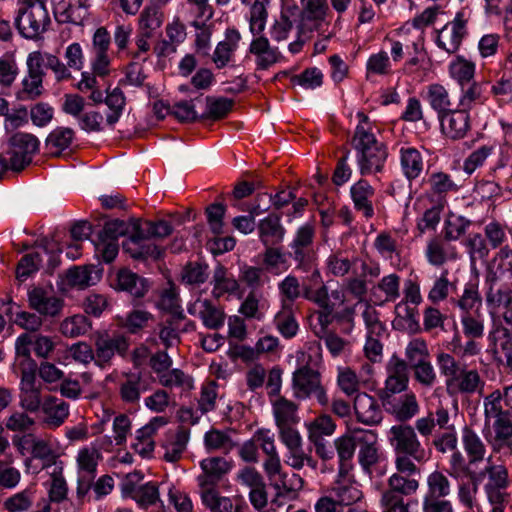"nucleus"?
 Instances as JSON below:
<instances>
[{"label": "nucleus", "instance_id": "f257e3e1", "mask_svg": "<svg viewBox=\"0 0 512 512\" xmlns=\"http://www.w3.org/2000/svg\"><path fill=\"white\" fill-rule=\"evenodd\" d=\"M315 227L311 223L300 226L288 244V251L284 253L279 245H264L263 264L267 269L278 268L285 264L287 257L296 263V269L308 272L313 267L315 251L313 248Z\"/></svg>", "mask_w": 512, "mask_h": 512}, {"label": "nucleus", "instance_id": "f03ea898", "mask_svg": "<svg viewBox=\"0 0 512 512\" xmlns=\"http://www.w3.org/2000/svg\"><path fill=\"white\" fill-rule=\"evenodd\" d=\"M357 118L359 124L355 128L351 145L356 151L359 172L362 176L381 172L388 157L387 146L371 132L366 114L358 112Z\"/></svg>", "mask_w": 512, "mask_h": 512}, {"label": "nucleus", "instance_id": "7ed1b4c3", "mask_svg": "<svg viewBox=\"0 0 512 512\" xmlns=\"http://www.w3.org/2000/svg\"><path fill=\"white\" fill-rule=\"evenodd\" d=\"M502 394L495 390L484 399L485 425L493 419V435L487 438L491 449L495 453L512 448V412L502 407Z\"/></svg>", "mask_w": 512, "mask_h": 512}, {"label": "nucleus", "instance_id": "20e7f679", "mask_svg": "<svg viewBox=\"0 0 512 512\" xmlns=\"http://www.w3.org/2000/svg\"><path fill=\"white\" fill-rule=\"evenodd\" d=\"M487 460L488 464L484 468V474H487L484 492L492 506L491 512H504L511 497L508 492L511 485L509 472L505 465L491 463V456Z\"/></svg>", "mask_w": 512, "mask_h": 512}, {"label": "nucleus", "instance_id": "39448f33", "mask_svg": "<svg viewBox=\"0 0 512 512\" xmlns=\"http://www.w3.org/2000/svg\"><path fill=\"white\" fill-rule=\"evenodd\" d=\"M51 23L45 2L28 0L26 7L20 8L15 18V26L26 39H37L47 31Z\"/></svg>", "mask_w": 512, "mask_h": 512}, {"label": "nucleus", "instance_id": "423d86ee", "mask_svg": "<svg viewBox=\"0 0 512 512\" xmlns=\"http://www.w3.org/2000/svg\"><path fill=\"white\" fill-rule=\"evenodd\" d=\"M39 139L26 132L12 133L7 139L5 154L11 158V170L20 172L31 164L33 156L38 153Z\"/></svg>", "mask_w": 512, "mask_h": 512}, {"label": "nucleus", "instance_id": "0eeeda50", "mask_svg": "<svg viewBox=\"0 0 512 512\" xmlns=\"http://www.w3.org/2000/svg\"><path fill=\"white\" fill-rule=\"evenodd\" d=\"M292 387L294 395L298 399L315 397L321 406H326L329 403L326 390L321 384L320 373L308 365L294 371Z\"/></svg>", "mask_w": 512, "mask_h": 512}, {"label": "nucleus", "instance_id": "6e6552de", "mask_svg": "<svg viewBox=\"0 0 512 512\" xmlns=\"http://www.w3.org/2000/svg\"><path fill=\"white\" fill-rule=\"evenodd\" d=\"M388 440L395 454L411 455L417 462L427 459V453L421 445L415 429L410 425H393L389 430Z\"/></svg>", "mask_w": 512, "mask_h": 512}, {"label": "nucleus", "instance_id": "1a4fd4ad", "mask_svg": "<svg viewBox=\"0 0 512 512\" xmlns=\"http://www.w3.org/2000/svg\"><path fill=\"white\" fill-rule=\"evenodd\" d=\"M128 349L129 341L126 336L119 333H99L95 339L96 364L104 366L110 363L116 354L125 357Z\"/></svg>", "mask_w": 512, "mask_h": 512}, {"label": "nucleus", "instance_id": "9d476101", "mask_svg": "<svg viewBox=\"0 0 512 512\" xmlns=\"http://www.w3.org/2000/svg\"><path fill=\"white\" fill-rule=\"evenodd\" d=\"M110 286L121 292H126L134 299L143 298L150 289L149 281L127 268L120 269L110 277Z\"/></svg>", "mask_w": 512, "mask_h": 512}, {"label": "nucleus", "instance_id": "9b49d317", "mask_svg": "<svg viewBox=\"0 0 512 512\" xmlns=\"http://www.w3.org/2000/svg\"><path fill=\"white\" fill-rule=\"evenodd\" d=\"M125 253L135 260H159L163 256V249L151 243L149 238L138 229H132L129 238L122 243Z\"/></svg>", "mask_w": 512, "mask_h": 512}, {"label": "nucleus", "instance_id": "f8f14e48", "mask_svg": "<svg viewBox=\"0 0 512 512\" xmlns=\"http://www.w3.org/2000/svg\"><path fill=\"white\" fill-rule=\"evenodd\" d=\"M471 11L465 7L459 10L453 21L446 24L441 33L444 31L450 29L449 36L447 40H443V37L441 34L438 35L436 43L438 47L444 49L449 54L455 53L466 35V24L470 18Z\"/></svg>", "mask_w": 512, "mask_h": 512}, {"label": "nucleus", "instance_id": "ddd939ff", "mask_svg": "<svg viewBox=\"0 0 512 512\" xmlns=\"http://www.w3.org/2000/svg\"><path fill=\"white\" fill-rule=\"evenodd\" d=\"M385 400L382 402L384 409L401 424L411 420L420 409L414 393H405L393 398L386 397Z\"/></svg>", "mask_w": 512, "mask_h": 512}, {"label": "nucleus", "instance_id": "4468645a", "mask_svg": "<svg viewBox=\"0 0 512 512\" xmlns=\"http://www.w3.org/2000/svg\"><path fill=\"white\" fill-rule=\"evenodd\" d=\"M438 118L442 132L452 140L462 139L470 129V116L465 109H451Z\"/></svg>", "mask_w": 512, "mask_h": 512}, {"label": "nucleus", "instance_id": "2eb2a0df", "mask_svg": "<svg viewBox=\"0 0 512 512\" xmlns=\"http://www.w3.org/2000/svg\"><path fill=\"white\" fill-rule=\"evenodd\" d=\"M203 471L197 477L199 488L212 489L216 487L222 477L230 470L229 463L223 457H210L200 462Z\"/></svg>", "mask_w": 512, "mask_h": 512}, {"label": "nucleus", "instance_id": "dca6fc26", "mask_svg": "<svg viewBox=\"0 0 512 512\" xmlns=\"http://www.w3.org/2000/svg\"><path fill=\"white\" fill-rule=\"evenodd\" d=\"M360 430L353 435H343L334 441L339 459L338 477L346 478L353 469L352 459L355 454L356 445L359 443Z\"/></svg>", "mask_w": 512, "mask_h": 512}, {"label": "nucleus", "instance_id": "f3484780", "mask_svg": "<svg viewBox=\"0 0 512 512\" xmlns=\"http://www.w3.org/2000/svg\"><path fill=\"white\" fill-rule=\"evenodd\" d=\"M27 296L29 307L40 315L55 317L63 308L62 299L48 296L47 292L41 287L29 290Z\"/></svg>", "mask_w": 512, "mask_h": 512}, {"label": "nucleus", "instance_id": "a211bd4d", "mask_svg": "<svg viewBox=\"0 0 512 512\" xmlns=\"http://www.w3.org/2000/svg\"><path fill=\"white\" fill-rule=\"evenodd\" d=\"M258 237L262 245H280L286 235V229L281 223V215L270 213L257 224Z\"/></svg>", "mask_w": 512, "mask_h": 512}, {"label": "nucleus", "instance_id": "6ab92c4d", "mask_svg": "<svg viewBox=\"0 0 512 512\" xmlns=\"http://www.w3.org/2000/svg\"><path fill=\"white\" fill-rule=\"evenodd\" d=\"M354 411L359 422L365 425H377L382 421V410L376 399L365 392L354 398Z\"/></svg>", "mask_w": 512, "mask_h": 512}, {"label": "nucleus", "instance_id": "aec40b11", "mask_svg": "<svg viewBox=\"0 0 512 512\" xmlns=\"http://www.w3.org/2000/svg\"><path fill=\"white\" fill-rule=\"evenodd\" d=\"M44 423L50 428L60 427L69 416V404L55 396H48L42 404Z\"/></svg>", "mask_w": 512, "mask_h": 512}, {"label": "nucleus", "instance_id": "412c9836", "mask_svg": "<svg viewBox=\"0 0 512 512\" xmlns=\"http://www.w3.org/2000/svg\"><path fill=\"white\" fill-rule=\"evenodd\" d=\"M374 188L367 180L360 179L350 188L351 198L357 211L363 213L366 218H371L374 214L371 198L374 196Z\"/></svg>", "mask_w": 512, "mask_h": 512}, {"label": "nucleus", "instance_id": "4be33fe9", "mask_svg": "<svg viewBox=\"0 0 512 512\" xmlns=\"http://www.w3.org/2000/svg\"><path fill=\"white\" fill-rule=\"evenodd\" d=\"M377 436L373 431L360 430L358 460L364 471L370 472L378 462Z\"/></svg>", "mask_w": 512, "mask_h": 512}, {"label": "nucleus", "instance_id": "5701e85b", "mask_svg": "<svg viewBox=\"0 0 512 512\" xmlns=\"http://www.w3.org/2000/svg\"><path fill=\"white\" fill-rule=\"evenodd\" d=\"M189 436V429L184 427H179L176 433L167 435V439L162 445L165 450L164 460L171 463L178 461L186 450Z\"/></svg>", "mask_w": 512, "mask_h": 512}, {"label": "nucleus", "instance_id": "b1692460", "mask_svg": "<svg viewBox=\"0 0 512 512\" xmlns=\"http://www.w3.org/2000/svg\"><path fill=\"white\" fill-rule=\"evenodd\" d=\"M461 439L469 464H477L485 459L486 445L471 427H463Z\"/></svg>", "mask_w": 512, "mask_h": 512}, {"label": "nucleus", "instance_id": "393cba45", "mask_svg": "<svg viewBox=\"0 0 512 512\" xmlns=\"http://www.w3.org/2000/svg\"><path fill=\"white\" fill-rule=\"evenodd\" d=\"M451 494V482L449 478L439 470L429 473L425 480V492L422 497L448 500Z\"/></svg>", "mask_w": 512, "mask_h": 512}, {"label": "nucleus", "instance_id": "a878e982", "mask_svg": "<svg viewBox=\"0 0 512 512\" xmlns=\"http://www.w3.org/2000/svg\"><path fill=\"white\" fill-rule=\"evenodd\" d=\"M484 386V382L481 380L480 374L476 369L468 370L466 367L454 378L451 386L450 395L461 393V394H474Z\"/></svg>", "mask_w": 512, "mask_h": 512}, {"label": "nucleus", "instance_id": "bb28decb", "mask_svg": "<svg viewBox=\"0 0 512 512\" xmlns=\"http://www.w3.org/2000/svg\"><path fill=\"white\" fill-rule=\"evenodd\" d=\"M101 275L102 270L95 266H75L66 271V280L69 285L83 289L98 282Z\"/></svg>", "mask_w": 512, "mask_h": 512}, {"label": "nucleus", "instance_id": "cd10ccee", "mask_svg": "<svg viewBox=\"0 0 512 512\" xmlns=\"http://www.w3.org/2000/svg\"><path fill=\"white\" fill-rule=\"evenodd\" d=\"M331 491L339 506H352L363 497L362 491L358 486L352 482L346 481V478L338 477Z\"/></svg>", "mask_w": 512, "mask_h": 512}, {"label": "nucleus", "instance_id": "c85d7f7f", "mask_svg": "<svg viewBox=\"0 0 512 512\" xmlns=\"http://www.w3.org/2000/svg\"><path fill=\"white\" fill-rule=\"evenodd\" d=\"M74 137V131L71 128L57 127L51 131L46 138V148L54 157H59L64 150L69 148Z\"/></svg>", "mask_w": 512, "mask_h": 512}, {"label": "nucleus", "instance_id": "c756f323", "mask_svg": "<svg viewBox=\"0 0 512 512\" xmlns=\"http://www.w3.org/2000/svg\"><path fill=\"white\" fill-rule=\"evenodd\" d=\"M213 295L216 298L225 293H235L239 289L237 280L228 274L227 269L220 263L217 264L213 274Z\"/></svg>", "mask_w": 512, "mask_h": 512}, {"label": "nucleus", "instance_id": "7c9ffc66", "mask_svg": "<svg viewBox=\"0 0 512 512\" xmlns=\"http://www.w3.org/2000/svg\"><path fill=\"white\" fill-rule=\"evenodd\" d=\"M274 324L280 334L286 338H293L299 329L295 318L292 304H284L282 309L275 315Z\"/></svg>", "mask_w": 512, "mask_h": 512}, {"label": "nucleus", "instance_id": "2f4dec72", "mask_svg": "<svg viewBox=\"0 0 512 512\" xmlns=\"http://www.w3.org/2000/svg\"><path fill=\"white\" fill-rule=\"evenodd\" d=\"M401 168L409 181L416 179L423 170V158L415 148L401 149Z\"/></svg>", "mask_w": 512, "mask_h": 512}, {"label": "nucleus", "instance_id": "473e14b6", "mask_svg": "<svg viewBox=\"0 0 512 512\" xmlns=\"http://www.w3.org/2000/svg\"><path fill=\"white\" fill-rule=\"evenodd\" d=\"M420 483L417 479L404 476L400 473H393L387 480L385 490L405 496L414 495L419 489Z\"/></svg>", "mask_w": 512, "mask_h": 512}, {"label": "nucleus", "instance_id": "72a5a7b5", "mask_svg": "<svg viewBox=\"0 0 512 512\" xmlns=\"http://www.w3.org/2000/svg\"><path fill=\"white\" fill-rule=\"evenodd\" d=\"M132 229H138L141 233L150 238H163L170 235L173 231L171 224L165 220L158 221H141L132 218Z\"/></svg>", "mask_w": 512, "mask_h": 512}, {"label": "nucleus", "instance_id": "f704fd0d", "mask_svg": "<svg viewBox=\"0 0 512 512\" xmlns=\"http://www.w3.org/2000/svg\"><path fill=\"white\" fill-rule=\"evenodd\" d=\"M198 317L202 320L203 325L211 330L220 329L225 322L224 311L215 306L210 300L204 299L201 304V310Z\"/></svg>", "mask_w": 512, "mask_h": 512}, {"label": "nucleus", "instance_id": "c9c22d12", "mask_svg": "<svg viewBox=\"0 0 512 512\" xmlns=\"http://www.w3.org/2000/svg\"><path fill=\"white\" fill-rule=\"evenodd\" d=\"M426 98L431 108L437 112L438 117L451 110L452 103L448 91L443 85H429Z\"/></svg>", "mask_w": 512, "mask_h": 512}, {"label": "nucleus", "instance_id": "e433bc0d", "mask_svg": "<svg viewBox=\"0 0 512 512\" xmlns=\"http://www.w3.org/2000/svg\"><path fill=\"white\" fill-rule=\"evenodd\" d=\"M437 364L439 366L440 373L446 378L445 384L447 392H451L452 382L459 373L466 367L457 361L451 354L439 353L437 355Z\"/></svg>", "mask_w": 512, "mask_h": 512}, {"label": "nucleus", "instance_id": "4c0bfd02", "mask_svg": "<svg viewBox=\"0 0 512 512\" xmlns=\"http://www.w3.org/2000/svg\"><path fill=\"white\" fill-rule=\"evenodd\" d=\"M449 71L461 88L468 85L473 81L475 75V64L471 61L464 59L462 56H457L454 61L449 65Z\"/></svg>", "mask_w": 512, "mask_h": 512}, {"label": "nucleus", "instance_id": "58836bf2", "mask_svg": "<svg viewBox=\"0 0 512 512\" xmlns=\"http://www.w3.org/2000/svg\"><path fill=\"white\" fill-rule=\"evenodd\" d=\"M203 504L211 512H232L233 503L228 497L220 496L215 487L200 489Z\"/></svg>", "mask_w": 512, "mask_h": 512}, {"label": "nucleus", "instance_id": "ea45409f", "mask_svg": "<svg viewBox=\"0 0 512 512\" xmlns=\"http://www.w3.org/2000/svg\"><path fill=\"white\" fill-rule=\"evenodd\" d=\"M471 264L485 260L489 255V247L485 237L480 233H470L464 242Z\"/></svg>", "mask_w": 512, "mask_h": 512}, {"label": "nucleus", "instance_id": "a19ab883", "mask_svg": "<svg viewBox=\"0 0 512 512\" xmlns=\"http://www.w3.org/2000/svg\"><path fill=\"white\" fill-rule=\"evenodd\" d=\"M129 233H132V219L129 222L114 219L105 222L103 229L98 233V240L118 242L119 237Z\"/></svg>", "mask_w": 512, "mask_h": 512}, {"label": "nucleus", "instance_id": "79ce46f5", "mask_svg": "<svg viewBox=\"0 0 512 512\" xmlns=\"http://www.w3.org/2000/svg\"><path fill=\"white\" fill-rule=\"evenodd\" d=\"M207 112L200 116V119L219 120L224 118L231 110L234 104L232 99L225 97L214 98L206 97Z\"/></svg>", "mask_w": 512, "mask_h": 512}, {"label": "nucleus", "instance_id": "37998d69", "mask_svg": "<svg viewBox=\"0 0 512 512\" xmlns=\"http://www.w3.org/2000/svg\"><path fill=\"white\" fill-rule=\"evenodd\" d=\"M273 411L277 427L296 422L297 405L284 397H281L274 403Z\"/></svg>", "mask_w": 512, "mask_h": 512}, {"label": "nucleus", "instance_id": "c03bdc74", "mask_svg": "<svg viewBox=\"0 0 512 512\" xmlns=\"http://www.w3.org/2000/svg\"><path fill=\"white\" fill-rule=\"evenodd\" d=\"M336 424L329 415H320L308 425V439L310 441L323 440L324 436L334 433Z\"/></svg>", "mask_w": 512, "mask_h": 512}, {"label": "nucleus", "instance_id": "a18cd8bd", "mask_svg": "<svg viewBox=\"0 0 512 512\" xmlns=\"http://www.w3.org/2000/svg\"><path fill=\"white\" fill-rule=\"evenodd\" d=\"M91 328V322L84 315H74L66 318L60 326L61 333L67 337H78L86 334Z\"/></svg>", "mask_w": 512, "mask_h": 512}, {"label": "nucleus", "instance_id": "49530a36", "mask_svg": "<svg viewBox=\"0 0 512 512\" xmlns=\"http://www.w3.org/2000/svg\"><path fill=\"white\" fill-rule=\"evenodd\" d=\"M42 257L39 252L24 255L17 264L16 278L24 282L32 274L36 273L41 266Z\"/></svg>", "mask_w": 512, "mask_h": 512}, {"label": "nucleus", "instance_id": "de8ad7c7", "mask_svg": "<svg viewBox=\"0 0 512 512\" xmlns=\"http://www.w3.org/2000/svg\"><path fill=\"white\" fill-rule=\"evenodd\" d=\"M471 221L463 216H452L445 221V226L443 229L444 238L447 241H456L461 236H463L469 226L471 225Z\"/></svg>", "mask_w": 512, "mask_h": 512}, {"label": "nucleus", "instance_id": "09e8293b", "mask_svg": "<svg viewBox=\"0 0 512 512\" xmlns=\"http://www.w3.org/2000/svg\"><path fill=\"white\" fill-rule=\"evenodd\" d=\"M406 363L410 368L429 359L427 344L423 339L410 341L405 350Z\"/></svg>", "mask_w": 512, "mask_h": 512}, {"label": "nucleus", "instance_id": "8fccbe9b", "mask_svg": "<svg viewBox=\"0 0 512 512\" xmlns=\"http://www.w3.org/2000/svg\"><path fill=\"white\" fill-rule=\"evenodd\" d=\"M152 319L153 315L148 311L133 310L127 314L121 325L130 334H137L144 329Z\"/></svg>", "mask_w": 512, "mask_h": 512}, {"label": "nucleus", "instance_id": "3c124183", "mask_svg": "<svg viewBox=\"0 0 512 512\" xmlns=\"http://www.w3.org/2000/svg\"><path fill=\"white\" fill-rule=\"evenodd\" d=\"M269 0H255L250 10V31L253 34H260L264 28L267 19L266 6Z\"/></svg>", "mask_w": 512, "mask_h": 512}, {"label": "nucleus", "instance_id": "603ef678", "mask_svg": "<svg viewBox=\"0 0 512 512\" xmlns=\"http://www.w3.org/2000/svg\"><path fill=\"white\" fill-rule=\"evenodd\" d=\"M487 85L486 82L472 81L468 85L461 88L462 95L459 99V106L466 111L472 109L473 104L480 100L483 94V89Z\"/></svg>", "mask_w": 512, "mask_h": 512}, {"label": "nucleus", "instance_id": "864d4df0", "mask_svg": "<svg viewBox=\"0 0 512 512\" xmlns=\"http://www.w3.org/2000/svg\"><path fill=\"white\" fill-rule=\"evenodd\" d=\"M204 445L207 451L220 449L230 450L234 444L230 436L221 430L211 429L204 435Z\"/></svg>", "mask_w": 512, "mask_h": 512}, {"label": "nucleus", "instance_id": "5fc2aeb1", "mask_svg": "<svg viewBox=\"0 0 512 512\" xmlns=\"http://www.w3.org/2000/svg\"><path fill=\"white\" fill-rule=\"evenodd\" d=\"M395 313L404 321V327L409 333L415 334L421 331L417 309L409 307L404 302H399L395 306Z\"/></svg>", "mask_w": 512, "mask_h": 512}, {"label": "nucleus", "instance_id": "6e6d98bb", "mask_svg": "<svg viewBox=\"0 0 512 512\" xmlns=\"http://www.w3.org/2000/svg\"><path fill=\"white\" fill-rule=\"evenodd\" d=\"M429 185L433 194L445 195L449 192L457 191L458 186L452 180L450 175L444 172L432 173L429 177Z\"/></svg>", "mask_w": 512, "mask_h": 512}, {"label": "nucleus", "instance_id": "4d7b16f0", "mask_svg": "<svg viewBox=\"0 0 512 512\" xmlns=\"http://www.w3.org/2000/svg\"><path fill=\"white\" fill-rule=\"evenodd\" d=\"M304 484L303 479L298 475L293 473L291 476H288L286 473L279 480V486L274 487L276 490V495L273 500V503H278L281 497H286L289 494L296 492L302 489Z\"/></svg>", "mask_w": 512, "mask_h": 512}, {"label": "nucleus", "instance_id": "13d9d810", "mask_svg": "<svg viewBox=\"0 0 512 512\" xmlns=\"http://www.w3.org/2000/svg\"><path fill=\"white\" fill-rule=\"evenodd\" d=\"M162 24V13L156 6L146 7L139 18V29L153 34Z\"/></svg>", "mask_w": 512, "mask_h": 512}, {"label": "nucleus", "instance_id": "bf43d9fd", "mask_svg": "<svg viewBox=\"0 0 512 512\" xmlns=\"http://www.w3.org/2000/svg\"><path fill=\"white\" fill-rule=\"evenodd\" d=\"M303 298L316 303L321 308H329L328 289L325 285L314 288V285L302 281Z\"/></svg>", "mask_w": 512, "mask_h": 512}, {"label": "nucleus", "instance_id": "052dcab7", "mask_svg": "<svg viewBox=\"0 0 512 512\" xmlns=\"http://www.w3.org/2000/svg\"><path fill=\"white\" fill-rule=\"evenodd\" d=\"M291 81L306 89H315L323 83V74L317 67L305 69L301 74L294 75Z\"/></svg>", "mask_w": 512, "mask_h": 512}, {"label": "nucleus", "instance_id": "680f3d73", "mask_svg": "<svg viewBox=\"0 0 512 512\" xmlns=\"http://www.w3.org/2000/svg\"><path fill=\"white\" fill-rule=\"evenodd\" d=\"M280 294L293 303L299 297H303L302 282L294 275L286 276L278 285Z\"/></svg>", "mask_w": 512, "mask_h": 512}, {"label": "nucleus", "instance_id": "e2e57ef3", "mask_svg": "<svg viewBox=\"0 0 512 512\" xmlns=\"http://www.w3.org/2000/svg\"><path fill=\"white\" fill-rule=\"evenodd\" d=\"M415 380L422 386L430 388L437 380V375L430 360L423 361L411 368Z\"/></svg>", "mask_w": 512, "mask_h": 512}, {"label": "nucleus", "instance_id": "0e129e2a", "mask_svg": "<svg viewBox=\"0 0 512 512\" xmlns=\"http://www.w3.org/2000/svg\"><path fill=\"white\" fill-rule=\"evenodd\" d=\"M380 504L382 512H409V504L404 497L387 490L382 492Z\"/></svg>", "mask_w": 512, "mask_h": 512}, {"label": "nucleus", "instance_id": "69168bd1", "mask_svg": "<svg viewBox=\"0 0 512 512\" xmlns=\"http://www.w3.org/2000/svg\"><path fill=\"white\" fill-rule=\"evenodd\" d=\"M133 500L142 508H147L156 504L159 500L158 486L154 482L143 484L138 489V492L133 497Z\"/></svg>", "mask_w": 512, "mask_h": 512}, {"label": "nucleus", "instance_id": "338daca9", "mask_svg": "<svg viewBox=\"0 0 512 512\" xmlns=\"http://www.w3.org/2000/svg\"><path fill=\"white\" fill-rule=\"evenodd\" d=\"M33 494L29 489H25L11 497L5 502L4 506L9 512L27 511L32 506Z\"/></svg>", "mask_w": 512, "mask_h": 512}, {"label": "nucleus", "instance_id": "774afa93", "mask_svg": "<svg viewBox=\"0 0 512 512\" xmlns=\"http://www.w3.org/2000/svg\"><path fill=\"white\" fill-rule=\"evenodd\" d=\"M4 129L7 133H15V131L28 123V110L25 106L20 105L13 112L5 114Z\"/></svg>", "mask_w": 512, "mask_h": 512}]
</instances>
